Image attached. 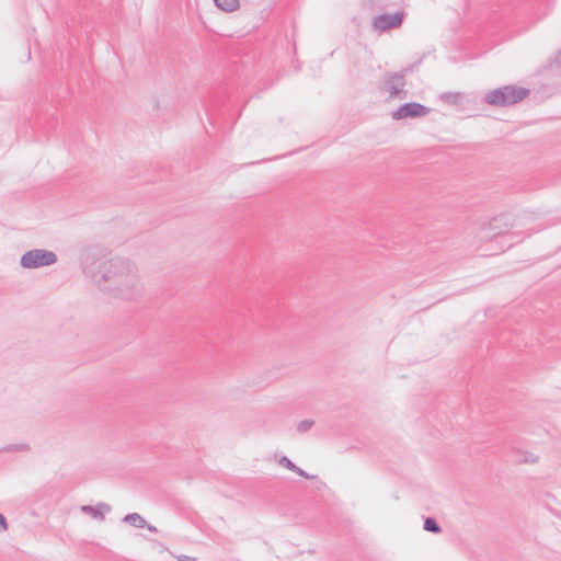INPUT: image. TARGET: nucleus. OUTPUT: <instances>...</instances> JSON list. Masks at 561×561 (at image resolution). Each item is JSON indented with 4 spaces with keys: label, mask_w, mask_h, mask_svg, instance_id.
Segmentation results:
<instances>
[{
    "label": "nucleus",
    "mask_w": 561,
    "mask_h": 561,
    "mask_svg": "<svg viewBox=\"0 0 561 561\" xmlns=\"http://www.w3.org/2000/svg\"><path fill=\"white\" fill-rule=\"evenodd\" d=\"M215 5L225 11L233 12L239 8V0H214Z\"/></svg>",
    "instance_id": "1a4fd4ad"
},
{
    "label": "nucleus",
    "mask_w": 561,
    "mask_h": 561,
    "mask_svg": "<svg viewBox=\"0 0 561 561\" xmlns=\"http://www.w3.org/2000/svg\"><path fill=\"white\" fill-rule=\"evenodd\" d=\"M528 95L529 89L508 84L488 91L483 101L488 105L507 107L522 102Z\"/></svg>",
    "instance_id": "f03ea898"
},
{
    "label": "nucleus",
    "mask_w": 561,
    "mask_h": 561,
    "mask_svg": "<svg viewBox=\"0 0 561 561\" xmlns=\"http://www.w3.org/2000/svg\"><path fill=\"white\" fill-rule=\"evenodd\" d=\"M279 465L285 467L286 469L293 471L297 469V466L286 456L280 457L278 460Z\"/></svg>",
    "instance_id": "2eb2a0df"
},
{
    "label": "nucleus",
    "mask_w": 561,
    "mask_h": 561,
    "mask_svg": "<svg viewBox=\"0 0 561 561\" xmlns=\"http://www.w3.org/2000/svg\"><path fill=\"white\" fill-rule=\"evenodd\" d=\"M463 94L460 92H445L440 95V100L447 104H458L462 99Z\"/></svg>",
    "instance_id": "9b49d317"
},
{
    "label": "nucleus",
    "mask_w": 561,
    "mask_h": 561,
    "mask_svg": "<svg viewBox=\"0 0 561 561\" xmlns=\"http://www.w3.org/2000/svg\"><path fill=\"white\" fill-rule=\"evenodd\" d=\"M423 528L424 530L433 534H439L442 531V527L434 517H426L424 519Z\"/></svg>",
    "instance_id": "f8f14e48"
},
{
    "label": "nucleus",
    "mask_w": 561,
    "mask_h": 561,
    "mask_svg": "<svg viewBox=\"0 0 561 561\" xmlns=\"http://www.w3.org/2000/svg\"><path fill=\"white\" fill-rule=\"evenodd\" d=\"M82 511L91 514L93 517L104 519L105 513L111 511V506L106 503H99L96 505H84Z\"/></svg>",
    "instance_id": "0eeeda50"
},
{
    "label": "nucleus",
    "mask_w": 561,
    "mask_h": 561,
    "mask_svg": "<svg viewBox=\"0 0 561 561\" xmlns=\"http://www.w3.org/2000/svg\"><path fill=\"white\" fill-rule=\"evenodd\" d=\"M55 252L46 249H33L26 251L20 259V265L24 268H39L53 265L57 262Z\"/></svg>",
    "instance_id": "20e7f679"
},
{
    "label": "nucleus",
    "mask_w": 561,
    "mask_h": 561,
    "mask_svg": "<svg viewBox=\"0 0 561 561\" xmlns=\"http://www.w3.org/2000/svg\"><path fill=\"white\" fill-rule=\"evenodd\" d=\"M82 272L104 290L115 291L117 296L134 300L141 294L134 263L124 257H113L99 264L91 261L90 254L81 260Z\"/></svg>",
    "instance_id": "f257e3e1"
},
{
    "label": "nucleus",
    "mask_w": 561,
    "mask_h": 561,
    "mask_svg": "<svg viewBox=\"0 0 561 561\" xmlns=\"http://www.w3.org/2000/svg\"><path fill=\"white\" fill-rule=\"evenodd\" d=\"M30 449L27 444H11L0 449V451L11 453V451H26Z\"/></svg>",
    "instance_id": "ddd939ff"
},
{
    "label": "nucleus",
    "mask_w": 561,
    "mask_h": 561,
    "mask_svg": "<svg viewBox=\"0 0 561 561\" xmlns=\"http://www.w3.org/2000/svg\"><path fill=\"white\" fill-rule=\"evenodd\" d=\"M421 64V60L415 64L403 68L399 72L386 73L383 77L385 89L389 92L390 98L405 99L408 92L402 88L405 85L404 78L408 73L412 72L414 67Z\"/></svg>",
    "instance_id": "7ed1b4c3"
},
{
    "label": "nucleus",
    "mask_w": 561,
    "mask_h": 561,
    "mask_svg": "<svg viewBox=\"0 0 561 561\" xmlns=\"http://www.w3.org/2000/svg\"><path fill=\"white\" fill-rule=\"evenodd\" d=\"M314 422L312 420H304V421H300L298 424H297V432L298 433H306L307 431H309L312 426H313Z\"/></svg>",
    "instance_id": "4468645a"
},
{
    "label": "nucleus",
    "mask_w": 561,
    "mask_h": 561,
    "mask_svg": "<svg viewBox=\"0 0 561 561\" xmlns=\"http://www.w3.org/2000/svg\"><path fill=\"white\" fill-rule=\"evenodd\" d=\"M293 472H295V473H297L298 476L304 477V478H306V479H312V478H313L312 476H310L308 472H306L305 470H302V469H301V468H299L298 466H297V469H296V470H293Z\"/></svg>",
    "instance_id": "dca6fc26"
},
{
    "label": "nucleus",
    "mask_w": 561,
    "mask_h": 561,
    "mask_svg": "<svg viewBox=\"0 0 561 561\" xmlns=\"http://www.w3.org/2000/svg\"><path fill=\"white\" fill-rule=\"evenodd\" d=\"M525 462H530V463H535L538 461V457L537 456H533L530 455L529 457L525 458L524 459Z\"/></svg>",
    "instance_id": "6ab92c4d"
},
{
    "label": "nucleus",
    "mask_w": 561,
    "mask_h": 561,
    "mask_svg": "<svg viewBox=\"0 0 561 561\" xmlns=\"http://www.w3.org/2000/svg\"><path fill=\"white\" fill-rule=\"evenodd\" d=\"M431 112V108L417 103V102H407L401 104L398 108H396L391 116L396 121L404 119V118H416L427 115Z\"/></svg>",
    "instance_id": "39448f33"
},
{
    "label": "nucleus",
    "mask_w": 561,
    "mask_h": 561,
    "mask_svg": "<svg viewBox=\"0 0 561 561\" xmlns=\"http://www.w3.org/2000/svg\"><path fill=\"white\" fill-rule=\"evenodd\" d=\"M403 12H394L392 14L383 13L374 19L373 25L376 30L388 31L399 27L403 22Z\"/></svg>",
    "instance_id": "423d86ee"
},
{
    "label": "nucleus",
    "mask_w": 561,
    "mask_h": 561,
    "mask_svg": "<svg viewBox=\"0 0 561 561\" xmlns=\"http://www.w3.org/2000/svg\"><path fill=\"white\" fill-rule=\"evenodd\" d=\"M123 522L136 528H144L146 525V519L138 513L125 515Z\"/></svg>",
    "instance_id": "6e6552de"
},
{
    "label": "nucleus",
    "mask_w": 561,
    "mask_h": 561,
    "mask_svg": "<svg viewBox=\"0 0 561 561\" xmlns=\"http://www.w3.org/2000/svg\"><path fill=\"white\" fill-rule=\"evenodd\" d=\"M179 561H195L196 559L194 557L180 554L176 557Z\"/></svg>",
    "instance_id": "a211bd4d"
},
{
    "label": "nucleus",
    "mask_w": 561,
    "mask_h": 561,
    "mask_svg": "<svg viewBox=\"0 0 561 561\" xmlns=\"http://www.w3.org/2000/svg\"><path fill=\"white\" fill-rule=\"evenodd\" d=\"M545 70L554 71L561 75V49L558 50L556 56L543 67Z\"/></svg>",
    "instance_id": "9d476101"
},
{
    "label": "nucleus",
    "mask_w": 561,
    "mask_h": 561,
    "mask_svg": "<svg viewBox=\"0 0 561 561\" xmlns=\"http://www.w3.org/2000/svg\"><path fill=\"white\" fill-rule=\"evenodd\" d=\"M144 528L148 529V530H149V531H151V533H157V531H158V529H157V527H156V526H153V525H151V524H148L147 522H146V525H145V527H144Z\"/></svg>",
    "instance_id": "aec40b11"
},
{
    "label": "nucleus",
    "mask_w": 561,
    "mask_h": 561,
    "mask_svg": "<svg viewBox=\"0 0 561 561\" xmlns=\"http://www.w3.org/2000/svg\"><path fill=\"white\" fill-rule=\"evenodd\" d=\"M0 528L2 530H7L8 529V522H7V518L3 514L0 513Z\"/></svg>",
    "instance_id": "f3484780"
}]
</instances>
